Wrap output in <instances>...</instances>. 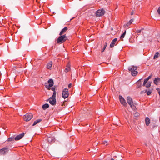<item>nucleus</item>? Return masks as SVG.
<instances>
[{"mask_svg":"<svg viewBox=\"0 0 160 160\" xmlns=\"http://www.w3.org/2000/svg\"><path fill=\"white\" fill-rule=\"evenodd\" d=\"M158 12L159 14H160V7L158 8Z\"/></svg>","mask_w":160,"mask_h":160,"instance_id":"37","label":"nucleus"},{"mask_svg":"<svg viewBox=\"0 0 160 160\" xmlns=\"http://www.w3.org/2000/svg\"><path fill=\"white\" fill-rule=\"evenodd\" d=\"M49 107V105L48 103H46L42 106V108L43 110H45Z\"/></svg>","mask_w":160,"mask_h":160,"instance_id":"20","label":"nucleus"},{"mask_svg":"<svg viewBox=\"0 0 160 160\" xmlns=\"http://www.w3.org/2000/svg\"><path fill=\"white\" fill-rule=\"evenodd\" d=\"M159 56H160L159 53L158 52H157L155 53V54L153 58L154 59H155L157 58H158V57H159Z\"/></svg>","mask_w":160,"mask_h":160,"instance_id":"23","label":"nucleus"},{"mask_svg":"<svg viewBox=\"0 0 160 160\" xmlns=\"http://www.w3.org/2000/svg\"><path fill=\"white\" fill-rule=\"evenodd\" d=\"M54 138L52 136H50L47 138V140L48 143H51L54 141Z\"/></svg>","mask_w":160,"mask_h":160,"instance_id":"10","label":"nucleus"},{"mask_svg":"<svg viewBox=\"0 0 160 160\" xmlns=\"http://www.w3.org/2000/svg\"><path fill=\"white\" fill-rule=\"evenodd\" d=\"M29 42H28V45L29 44Z\"/></svg>","mask_w":160,"mask_h":160,"instance_id":"44","label":"nucleus"},{"mask_svg":"<svg viewBox=\"0 0 160 160\" xmlns=\"http://www.w3.org/2000/svg\"><path fill=\"white\" fill-rule=\"evenodd\" d=\"M71 86H72V84H71V83L69 84L68 85V88H70L71 87Z\"/></svg>","mask_w":160,"mask_h":160,"instance_id":"38","label":"nucleus"},{"mask_svg":"<svg viewBox=\"0 0 160 160\" xmlns=\"http://www.w3.org/2000/svg\"><path fill=\"white\" fill-rule=\"evenodd\" d=\"M8 148L4 147L0 149V154L1 155H5L8 153Z\"/></svg>","mask_w":160,"mask_h":160,"instance_id":"6","label":"nucleus"},{"mask_svg":"<svg viewBox=\"0 0 160 160\" xmlns=\"http://www.w3.org/2000/svg\"><path fill=\"white\" fill-rule=\"evenodd\" d=\"M151 86V82H148V83L146 84V87L148 88L150 87Z\"/></svg>","mask_w":160,"mask_h":160,"instance_id":"27","label":"nucleus"},{"mask_svg":"<svg viewBox=\"0 0 160 160\" xmlns=\"http://www.w3.org/2000/svg\"><path fill=\"white\" fill-rule=\"evenodd\" d=\"M107 142L106 141H105V142H104V144H106V143H107Z\"/></svg>","mask_w":160,"mask_h":160,"instance_id":"40","label":"nucleus"},{"mask_svg":"<svg viewBox=\"0 0 160 160\" xmlns=\"http://www.w3.org/2000/svg\"><path fill=\"white\" fill-rule=\"evenodd\" d=\"M131 108L133 109H136V107L133 105V103L130 105Z\"/></svg>","mask_w":160,"mask_h":160,"instance_id":"31","label":"nucleus"},{"mask_svg":"<svg viewBox=\"0 0 160 160\" xmlns=\"http://www.w3.org/2000/svg\"><path fill=\"white\" fill-rule=\"evenodd\" d=\"M32 118V116H31V118H30L31 119Z\"/></svg>","mask_w":160,"mask_h":160,"instance_id":"42","label":"nucleus"},{"mask_svg":"<svg viewBox=\"0 0 160 160\" xmlns=\"http://www.w3.org/2000/svg\"><path fill=\"white\" fill-rule=\"evenodd\" d=\"M14 139V138L12 137H10V138H9L7 140L8 141L10 142V141H12V140H13Z\"/></svg>","mask_w":160,"mask_h":160,"instance_id":"32","label":"nucleus"},{"mask_svg":"<svg viewBox=\"0 0 160 160\" xmlns=\"http://www.w3.org/2000/svg\"><path fill=\"white\" fill-rule=\"evenodd\" d=\"M137 68V67L133 65L129 67L128 69L130 72H131V75L134 76H136L138 73V72L136 70Z\"/></svg>","mask_w":160,"mask_h":160,"instance_id":"1","label":"nucleus"},{"mask_svg":"<svg viewBox=\"0 0 160 160\" xmlns=\"http://www.w3.org/2000/svg\"><path fill=\"white\" fill-rule=\"evenodd\" d=\"M137 88H138L141 87L142 83H141V81L140 80H139L137 82Z\"/></svg>","mask_w":160,"mask_h":160,"instance_id":"19","label":"nucleus"},{"mask_svg":"<svg viewBox=\"0 0 160 160\" xmlns=\"http://www.w3.org/2000/svg\"><path fill=\"white\" fill-rule=\"evenodd\" d=\"M119 99L122 104H123V105L125 106H127V103L123 98L121 96H119Z\"/></svg>","mask_w":160,"mask_h":160,"instance_id":"7","label":"nucleus"},{"mask_svg":"<svg viewBox=\"0 0 160 160\" xmlns=\"http://www.w3.org/2000/svg\"><path fill=\"white\" fill-rule=\"evenodd\" d=\"M148 80H147L146 78L145 79L144 81V82L143 84V86H145V85L148 82Z\"/></svg>","mask_w":160,"mask_h":160,"instance_id":"29","label":"nucleus"},{"mask_svg":"<svg viewBox=\"0 0 160 160\" xmlns=\"http://www.w3.org/2000/svg\"><path fill=\"white\" fill-rule=\"evenodd\" d=\"M133 14V12H131V15H132Z\"/></svg>","mask_w":160,"mask_h":160,"instance_id":"39","label":"nucleus"},{"mask_svg":"<svg viewBox=\"0 0 160 160\" xmlns=\"http://www.w3.org/2000/svg\"><path fill=\"white\" fill-rule=\"evenodd\" d=\"M48 83L49 84H51L52 86L53 85V82L52 79H50L48 81Z\"/></svg>","mask_w":160,"mask_h":160,"instance_id":"22","label":"nucleus"},{"mask_svg":"<svg viewBox=\"0 0 160 160\" xmlns=\"http://www.w3.org/2000/svg\"><path fill=\"white\" fill-rule=\"evenodd\" d=\"M159 119H160V118H159Z\"/></svg>","mask_w":160,"mask_h":160,"instance_id":"46","label":"nucleus"},{"mask_svg":"<svg viewBox=\"0 0 160 160\" xmlns=\"http://www.w3.org/2000/svg\"><path fill=\"white\" fill-rule=\"evenodd\" d=\"M51 90L53 91V92L55 91V88L54 87H52L51 88Z\"/></svg>","mask_w":160,"mask_h":160,"instance_id":"36","label":"nucleus"},{"mask_svg":"<svg viewBox=\"0 0 160 160\" xmlns=\"http://www.w3.org/2000/svg\"><path fill=\"white\" fill-rule=\"evenodd\" d=\"M111 30H112H112H113V28H111Z\"/></svg>","mask_w":160,"mask_h":160,"instance_id":"41","label":"nucleus"},{"mask_svg":"<svg viewBox=\"0 0 160 160\" xmlns=\"http://www.w3.org/2000/svg\"><path fill=\"white\" fill-rule=\"evenodd\" d=\"M45 86L48 90H50L51 89V87H52L51 84L46 85Z\"/></svg>","mask_w":160,"mask_h":160,"instance_id":"24","label":"nucleus"},{"mask_svg":"<svg viewBox=\"0 0 160 160\" xmlns=\"http://www.w3.org/2000/svg\"><path fill=\"white\" fill-rule=\"evenodd\" d=\"M117 39L116 38H114L112 40L110 45V47L111 48H112L114 47V46L115 45V43L117 42Z\"/></svg>","mask_w":160,"mask_h":160,"instance_id":"13","label":"nucleus"},{"mask_svg":"<svg viewBox=\"0 0 160 160\" xmlns=\"http://www.w3.org/2000/svg\"><path fill=\"white\" fill-rule=\"evenodd\" d=\"M126 31H125L124 32H123V33L122 35L120 37V39H122L124 37V36L126 34Z\"/></svg>","mask_w":160,"mask_h":160,"instance_id":"25","label":"nucleus"},{"mask_svg":"<svg viewBox=\"0 0 160 160\" xmlns=\"http://www.w3.org/2000/svg\"><path fill=\"white\" fill-rule=\"evenodd\" d=\"M67 39V37L66 35H60L56 40L57 43L61 44L65 42Z\"/></svg>","mask_w":160,"mask_h":160,"instance_id":"2","label":"nucleus"},{"mask_svg":"<svg viewBox=\"0 0 160 160\" xmlns=\"http://www.w3.org/2000/svg\"><path fill=\"white\" fill-rule=\"evenodd\" d=\"M24 132H22V133L19 135H18L17 136H16V137L14 139L16 141H18L21 139L24 136Z\"/></svg>","mask_w":160,"mask_h":160,"instance_id":"8","label":"nucleus"},{"mask_svg":"<svg viewBox=\"0 0 160 160\" xmlns=\"http://www.w3.org/2000/svg\"><path fill=\"white\" fill-rule=\"evenodd\" d=\"M68 90L67 88L64 89L62 92V97L65 99L68 96Z\"/></svg>","mask_w":160,"mask_h":160,"instance_id":"4","label":"nucleus"},{"mask_svg":"<svg viewBox=\"0 0 160 160\" xmlns=\"http://www.w3.org/2000/svg\"><path fill=\"white\" fill-rule=\"evenodd\" d=\"M139 115V113L138 112H136L134 115V116L135 117L137 118Z\"/></svg>","mask_w":160,"mask_h":160,"instance_id":"30","label":"nucleus"},{"mask_svg":"<svg viewBox=\"0 0 160 160\" xmlns=\"http://www.w3.org/2000/svg\"><path fill=\"white\" fill-rule=\"evenodd\" d=\"M68 30V28L66 27L64 28L60 32L59 35H62L64 33L66 32Z\"/></svg>","mask_w":160,"mask_h":160,"instance_id":"18","label":"nucleus"},{"mask_svg":"<svg viewBox=\"0 0 160 160\" xmlns=\"http://www.w3.org/2000/svg\"><path fill=\"white\" fill-rule=\"evenodd\" d=\"M70 70V64L69 63H68L66 66V67L65 68L64 71L66 72H67Z\"/></svg>","mask_w":160,"mask_h":160,"instance_id":"16","label":"nucleus"},{"mask_svg":"<svg viewBox=\"0 0 160 160\" xmlns=\"http://www.w3.org/2000/svg\"><path fill=\"white\" fill-rule=\"evenodd\" d=\"M52 61H50L48 62L47 64L46 67L49 70H51L52 69Z\"/></svg>","mask_w":160,"mask_h":160,"instance_id":"12","label":"nucleus"},{"mask_svg":"<svg viewBox=\"0 0 160 160\" xmlns=\"http://www.w3.org/2000/svg\"><path fill=\"white\" fill-rule=\"evenodd\" d=\"M47 101H48L49 103L52 105H55L56 104V98H50L47 100Z\"/></svg>","mask_w":160,"mask_h":160,"instance_id":"5","label":"nucleus"},{"mask_svg":"<svg viewBox=\"0 0 160 160\" xmlns=\"http://www.w3.org/2000/svg\"><path fill=\"white\" fill-rule=\"evenodd\" d=\"M127 102L129 105L133 103L132 98L129 96L127 97Z\"/></svg>","mask_w":160,"mask_h":160,"instance_id":"15","label":"nucleus"},{"mask_svg":"<svg viewBox=\"0 0 160 160\" xmlns=\"http://www.w3.org/2000/svg\"><path fill=\"white\" fill-rule=\"evenodd\" d=\"M142 29H141V30H137L136 32L137 33H140L141 32V30H142Z\"/></svg>","mask_w":160,"mask_h":160,"instance_id":"34","label":"nucleus"},{"mask_svg":"<svg viewBox=\"0 0 160 160\" xmlns=\"http://www.w3.org/2000/svg\"><path fill=\"white\" fill-rule=\"evenodd\" d=\"M152 77V75H150L146 79L148 80L149 79H150Z\"/></svg>","mask_w":160,"mask_h":160,"instance_id":"35","label":"nucleus"},{"mask_svg":"<svg viewBox=\"0 0 160 160\" xmlns=\"http://www.w3.org/2000/svg\"><path fill=\"white\" fill-rule=\"evenodd\" d=\"M151 93H152L151 91L150 90H149L147 91V95H150V94Z\"/></svg>","mask_w":160,"mask_h":160,"instance_id":"33","label":"nucleus"},{"mask_svg":"<svg viewBox=\"0 0 160 160\" xmlns=\"http://www.w3.org/2000/svg\"><path fill=\"white\" fill-rule=\"evenodd\" d=\"M56 95V91L54 92H53V95H52V96L50 98H55Z\"/></svg>","mask_w":160,"mask_h":160,"instance_id":"26","label":"nucleus"},{"mask_svg":"<svg viewBox=\"0 0 160 160\" xmlns=\"http://www.w3.org/2000/svg\"><path fill=\"white\" fill-rule=\"evenodd\" d=\"M63 103H64V102H63V103L62 104V106H63Z\"/></svg>","mask_w":160,"mask_h":160,"instance_id":"45","label":"nucleus"},{"mask_svg":"<svg viewBox=\"0 0 160 160\" xmlns=\"http://www.w3.org/2000/svg\"><path fill=\"white\" fill-rule=\"evenodd\" d=\"M111 160H114L113 158H111Z\"/></svg>","mask_w":160,"mask_h":160,"instance_id":"43","label":"nucleus"},{"mask_svg":"<svg viewBox=\"0 0 160 160\" xmlns=\"http://www.w3.org/2000/svg\"><path fill=\"white\" fill-rule=\"evenodd\" d=\"M107 45V43H105L103 49L102 50L101 52H103L105 49Z\"/></svg>","mask_w":160,"mask_h":160,"instance_id":"28","label":"nucleus"},{"mask_svg":"<svg viewBox=\"0 0 160 160\" xmlns=\"http://www.w3.org/2000/svg\"><path fill=\"white\" fill-rule=\"evenodd\" d=\"M105 11L103 9H100L98 10L96 12L97 17H101L104 14Z\"/></svg>","mask_w":160,"mask_h":160,"instance_id":"3","label":"nucleus"},{"mask_svg":"<svg viewBox=\"0 0 160 160\" xmlns=\"http://www.w3.org/2000/svg\"><path fill=\"white\" fill-rule=\"evenodd\" d=\"M133 21V19H131L128 22L124 25V28H127L130 25Z\"/></svg>","mask_w":160,"mask_h":160,"instance_id":"11","label":"nucleus"},{"mask_svg":"<svg viewBox=\"0 0 160 160\" xmlns=\"http://www.w3.org/2000/svg\"><path fill=\"white\" fill-rule=\"evenodd\" d=\"M145 121L146 125L147 126H148L149 125L150 122V121L149 118L148 117H146L145 118Z\"/></svg>","mask_w":160,"mask_h":160,"instance_id":"17","label":"nucleus"},{"mask_svg":"<svg viewBox=\"0 0 160 160\" xmlns=\"http://www.w3.org/2000/svg\"><path fill=\"white\" fill-rule=\"evenodd\" d=\"M23 119L25 121H29L30 120V113H28L25 115L23 117Z\"/></svg>","mask_w":160,"mask_h":160,"instance_id":"9","label":"nucleus"},{"mask_svg":"<svg viewBox=\"0 0 160 160\" xmlns=\"http://www.w3.org/2000/svg\"><path fill=\"white\" fill-rule=\"evenodd\" d=\"M153 82L154 83L157 85L159 83H160V78H156L154 80Z\"/></svg>","mask_w":160,"mask_h":160,"instance_id":"14","label":"nucleus"},{"mask_svg":"<svg viewBox=\"0 0 160 160\" xmlns=\"http://www.w3.org/2000/svg\"><path fill=\"white\" fill-rule=\"evenodd\" d=\"M41 121H42V120L40 119H38L37 120H36L34 122L33 124H32V126H34L35 125L38 123L39 122H40Z\"/></svg>","mask_w":160,"mask_h":160,"instance_id":"21","label":"nucleus"}]
</instances>
